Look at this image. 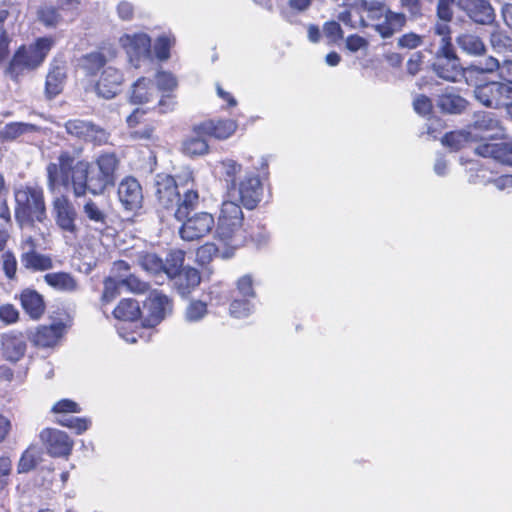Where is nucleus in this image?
<instances>
[{
  "instance_id": "obj_54",
  "label": "nucleus",
  "mask_w": 512,
  "mask_h": 512,
  "mask_svg": "<svg viewBox=\"0 0 512 512\" xmlns=\"http://www.w3.org/2000/svg\"><path fill=\"white\" fill-rule=\"evenodd\" d=\"M323 32L329 43L332 44L340 42L344 37L340 24L333 20L324 23Z\"/></svg>"
},
{
  "instance_id": "obj_18",
  "label": "nucleus",
  "mask_w": 512,
  "mask_h": 512,
  "mask_svg": "<svg viewBox=\"0 0 512 512\" xmlns=\"http://www.w3.org/2000/svg\"><path fill=\"white\" fill-rule=\"evenodd\" d=\"M117 194L125 210L136 211L142 207L143 190L135 177L125 176L118 184Z\"/></svg>"
},
{
  "instance_id": "obj_64",
  "label": "nucleus",
  "mask_w": 512,
  "mask_h": 512,
  "mask_svg": "<svg viewBox=\"0 0 512 512\" xmlns=\"http://www.w3.org/2000/svg\"><path fill=\"white\" fill-rule=\"evenodd\" d=\"M424 62V54L421 51H416L409 57L406 69L408 74L415 76L421 71Z\"/></svg>"
},
{
  "instance_id": "obj_14",
  "label": "nucleus",
  "mask_w": 512,
  "mask_h": 512,
  "mask_svg": "<svg viewBox=\"0 0 512 512\" xmlns=\"http://www.w3.org/2000/svg\"><path fill=\"white\" fill-rule=\"evenodd\" d=\"M130 136L135 140H150L153 138L157 121L150 116V112L136 108L126 119Z\"/></svg>"
},
{
  "instance_id": "obj_2",
  "label": "nucleus",
  "mask_w": 512,
  "mask_h": 512,
  "mask_svg": "<svg viewBox=\"0 0 512 512\" xmlns=\"http://www.w3.org/2000/svg\"><path fill=\"white\" fill-rule=\"evenodd\" d=\"M258 232L254 233L244 226V213L241 206L234 201H223L217 221H215V238L223 245V258H230L234 252L249 244H259L266 239L263 225H258Z\"/></svg>"
},
{
  "instance_id": "obj_57",
  "label": "nucleus",
  "mask_w": 512,
  "mask_h": 512,
  "mask_svg": "<svg viewBox=\"0 0 512 512\" xmlns=\"http://www.w3.org/2000/svg\"><path fill=\"white\" fill-rule=\"evenodd\" d=\"M487 72L486 69L478 66H469L467 68H463V74L460 76V78H464L465 82L468 85L475 86L479 84L480 78Z\"/></svg>"
},
{
  "instance_id": "obj_49",
  "label": "nucleus",
  "mask_w": 512,
  "mask_h": 512,
  "mask_svg": "<svg viewBox=\"0 0 512 512\" xmlns=\"http://www.w3.org/2000/svg\"><path fill=\"white\" fill-rule=\"evenodd\" d=\"M120 281H116L111 277H107L104 280V289L101 296V302L103 305H107L115 300L120 295Z\"/></svg>"
},
{
  "instance_id": "obj_63",
  "label": "nucleus",
  "mask_w": 512,
  "mask_h": 512,
  "mask_svg": "<svg viewBox=\"0 0 512 512\" xmlns=\"http://www.w3.org/2000/svg\"><path fill=\"white\" fill-rule=\"evenodd\" d=\"M12 472V461L9 456H0V489L9 483V476Z\"/></svg>"
},
{
  "instance_id": "obj_55",
  "label": "nucleus",
  "mask_w": 512,
  "mask_h": 512,
  "mask_svg": "<svg viewBox=\"0 0 512 512\" xmlns=\"http://www.w3.org/2000/svg\"><path fill=\"white\" fill-rule=\"evenodd\" d=\"M20 319L19 310L11 303L0 305V320L6 325L15 324Z\"/></svg>"
},
{
  "instance_id": "obj_52",
  "label": "nucleus",
  "mask_w": 512,
  "mask_h": 512,
  "mask_svg": "<svg viewBox=\"0 0 512 512\" xmlns=\"http://www.w3.org/2000/svg\"><path fill=\"white\" fill-rule=\"evenodd\" d=\"M208 297L210 304L224 305L228 300V289L220 283L213 284L209 287Z\"/></svg>"
},
{
  "instance_id": "obj_23",
  "label": "nucleus",
  "mask_w": 512,
  "mask_h": 512,
  "mask_svg": "<svg viewBox=\"0 0 512 512\" xmlns=\"http://www.w3.org/2000/svg\"><path fill=\"white\" fill-rule=\"evenodd\" d=\"M173 287L182 297H188L201 283V274L198 269L184 267L175 275L169 277Z\"/></svg>"
},
{
  "instance_id": "obj_4",
  "label": "nucleus",
  "mask_w": 512,
  "mask_h": 512,
  "mask_svg": "<svg viewBox=\"0 0 512 512\" xmlns=\"http://www.w3.org/2000/svg\"><path fill=\"white\" fill-rule=\"evenodd\" d=\"M153 195L157 211L164 215L173 214L178 220H184L199 204V192L195 188L186 189L181 195L175 178L159 173L154 178Z\"/></svg>"
},
{
  "instance_id": "obj_36",
  "label": "nucleus",
  "mask_w": 512,
  "mask_h": 512,
  "mask_svg": "<svg viewBox=\"0 0 512 512\" xmlns=\"http://www.w3.org/2000/svg\"><path fill=\"white\" fill-rule=\"evenodd\" d=\"M208 314V304L199 299H192L185 309V319L188 322H198Z\"/></svg>"
},
{
  "instance_id": "obj_25",
  "label": "nucleus",
  "mask_w": 512,
  "mask_h": 512,
  "mask_svg": "<svg viewBox=\"0 0 512 512\" xmlns=\"http://www.w3.org/2000/svg\"><path fill=\"white\" fill-rule=\"evenodd\" d=\"M84 218L93 224L94 231L103 234L109 227V215L107 211L96 201L89 198L82 207Z\"/></svg>"
},
{
  "instance_id": "obj_27",
  "label": "nucleus",
  "mask_w": 512,
  "mask_h": 512,
  "mask_svg": "<svg viewBox=\"0 0 512 512\" xmlns=\"http://www.w3.org/2000/svg\"><path fill=\"white\" fill-rule=\"evenodd\" d=\"M112 313L116 319L127 322H136L143 317L139 302L133 298L121 299Z\"/></svg>"
},
{
  "instance_id": "obj_13",
  "label": "nucleus",
  "mask_w": 512,
  "mask_h": 512,
  "mask_svg": "<svg viewBox=\"0 0 512 512\" xmlns=\"http://www.w3.org/2000/svg\"><path fill=\"white\" fill-rule=\"evenodd\" d=\"M237 121L230 118H210L193 126L192 131L205 135L207 139L226 140L237 130Z\"/></svg>"
},
{
  "instance_id": "obj_16",
  "label": "nucleus",
  "mask_w": 512,
  "mask_h": 512,
  "mask_svg": "<svg viewBox=\"0 0 512 512\" xmlns=\"http://www.w3.org/2000/svg\"><path fill=\"white\" fill-rule=\"evenodd\" d=\"M25 315L32 321H39L47 310L44 296L35 288L26 287L15 295Z\"/></svg>"
},
{
  "instance_id": "obj_17",
  "label": "nucleus",
  "mask_w": 512,
  "mask_h": 512,
  "mask_svg": "<svg viewBox=\"0 0 512 512\" xmlns=\"http://www.w3.org/2000/svg\"><path fill=\"white\" fill-rule=\"evenodd\" d=\"M66 325L59 321L49 325H39L29 335L31 344L40 349L55 347L64 336Z\"/></svg>"
},
{
  "instance_id": "obj_45",
  "label": "nucleus",
  "mask_w": 512,
  "mask_h": 512,
  "mask_svg": "<svg viewBox=\"0 0 512 512\" xmlns=\"http://www.w3.org/2000/svg\"><path fill=\"white\" fill-rule=\"evenodd\" d=\"M56 423L60 426L74 430L77 434L85 432L91 424L90 420L86 418L65 416L57 418Z\"/></svg>"
},
{
  "instance_id": "obj_44",
  "label": "nucleus",
  "mask_w": 512,
  "mask_h": 512,
  "mask_svg": "<svg viewBox=\"0 0 512 512\" xmlns=\"http://www.w3.org/2000/svg\"><path fill=\"white\" fill-rule=\"evenodd\" d=\"M59 11L58 7H42L38 10V19L46 27H56L61 20Z\"/></svg>"
},
{
  "instance_id": "obj_50",
  "label": "nucleus",
  "mask_w": 512,
  "mask_h": 512,
  "mask_svg": "<svg viewBox=\"0 0 512 512\" xmlns=\"http://www.w3.org/2000/svg\"><path fill=\"white\" fill-rule=\"evenodd\" d=\"M2 270L8 280L17 278V259L10 250L5 251L1 256Z\"/></svg>"
},
{
  "instance_id": "obj_59",
  "label": "nucleus",
  "mask_w": 512,
  "mask_h": 512,
  "mask_svg": "<svg viewBox=\"0 0 512 512\" xmlns=\"http://www.w3.org/2000/svg\"><path fill=\"white\" fill-rule=\"evenodd\" d=\"M172 46V42L169 37L167 36H159L156 39L154 51L156 57L161 60L165 61L170 57V49Z\"/></svg>"
},
{
  "instance_id": "obj_42",
  "label": "nucleus",
  "mask_w": 512,
  "mask_h": 512,
  "mask_svg": "<svg viewBox=\"0 0 512 512\" xmlns=\"http://www.w3.org/2000/svg\"><path fill=\"white\" fill-rule=\"evenodd\" d=\"M490 42L493 49L498 53L512 52V38L503 31L495 30L491 33Z\"/></svg>"
},
{
  "instance_id": "obj_40",
  "label": "nucleus",
  "mask_w": 512,
  "mask_h": 512,
  "mask_svg": "<svg viewBox=\"0 0 512 512\" xmlns=\"http://www.w3.org/2000/svg\"><path fill=\"white\" fill-rule=\"evenodd\" d=\"M109 138L110 133L105 128L91 122L84 142L94 146H103L108 144Z\"/></svg>"
},
{
  "instance_id": "obj_29",
  "label": "nucleus",
  "mask_w": 512,
  "mask_h": 512,
  "mask_svg": "<svg viewBox=\"0 0 512 512\" xmlns=\"http://www.w3.org/2000/svg\"><path fill=\"white\" fill-rule=\"evenodd\" d=\"M436 75L446 81L457 82L463 74L460 59H437L433 64Z\"/></svg>"
},
{
  "instance_id": "obj_1",
  "label": "nucleus",
  "mask_w": 512,
  "mask_h": 512,
  "mask_svg": "<svg viewBox=\"0 0 512 512\" xmlns=\"http://www.w3.org/2000/svg\"><path fill=\"white\" fill-rule=\"evenodd\" d=\"M120 165L121 159L114 151H102L92 162L76 160L72 152L61 151L58 163L46 167L47 184L51 190L58 184L70 188L76 198L87 193L100 195L115 185Z\"/></svg>"
},
{
  "instance_id": "obj_26",
  "label": "nucleus",
  "mask_w": 512,
  "mask_h": 512,
  "mask_svg": "<svg viewBox=\"0 0 512 512\" xmlns=\"http://www.w3.org/2000/svg\"><path fill=\"white\" fill-rule=\"evenodd\" d=\"M45 283L54 290L73 293L78 290V282L75 277L65 271L51 272L44 275Z\"/></svg>"
},
{
  "instance_id": "obj_61",
  "label": "nucleus",
  "mask_w": 512,
  "mask_h": 512,
  "mask_svg": "<svg viewBox=\"0 0 512 512\" xmlns=\"http://www.w3.org/2000/svg\"><path fill=\"white\" fill-rule=\"evenodd\" d=\"M157 87L161 91H172L177 87V80L170 72L159 71L156 74Z\"/></svg>"
},
{
  "instance_id": "obj_21",
  "label": "nucleus",
  "mask_w": 512,
  "mask_h": 512,
  "mask_svg": "<svg viewBox=\"0 0 512 512\" xmlns=\"http://www.w3.org/2000/svg\"><path fill=\"white\" fill-rule=\"evenodd\" d=\"M1 350L3 357L12 363L21 360L26 353L27 344L21 332L5 333L1 337Z\"/></svg>"
},
{
  "instance_id": "obj_32",
  "label": "nucleus",
  "mask_w": 512,
  "mask_h": 512,
  "mask_svg": "<svg viewBox=\"0 0 512 512\" xmlns=\"http://www.w3.org/2000/svg\"><path fill=\"white\" fill-rule=\"evenodd\" d=\"M438 106L443 112L460 114L467 108L468 101L459 95L445 93L439 97Z\"/></svg>"
},
{
  "instance_id": "obj_60",
  "label": "nucleus",
  "mask_w": 512,
  "mask_h": 512,
  "mask_svg": "<svg viewBox=\"0 0 512 512\" xmlns=\"http://www.w3.org/2000/svg\"><path fill=\"white\" fill-rule=\"evenodd\" d=\"M51 411L55 414L79 413L81 408L77 402L65 398L57 401Z\"/></svg>"
},
{
  "instance_id": "obj_6",
  "label": "nucleus",
  "mask_w": 512,
  "mask_h": 512,
  "mask_svg": "<svg viewBox=\"0 0 512 512\" xmlns=\"http://www.w3.org/2000/svg\"><path fill=\"white\" fill-rule=\"evenodd\" d=\"M14 216L20 227H33L47 219L44 191L38 186H22L15 191Z\"/></svg>"
},
{
  "instance_id": "obj_37",
  "label": "nucleus",
  "mask_w": 512,
  "mask_h": 512,
  "mask_svg": "<svg viewBox=\"0 0 512 512\" xmlns=\"http://www.w3.org/2000/svg\"><path fill=\"white\" fill-rule=\"evenodd\" d=\"M252 299L242 298V297H233L232 301L229 305V314L230 316L242 319L248 317L253 310V304L251 303Z\"/></svg>"
},
{
  "instance_id": "obj_41",
  "label": "nucleus",
  "mask_w": 512,
  "mask_h": 512,
  "mask_svg": "<svg viewBox=\"0 0 512 512\" xmlns=\"http://www.w3.org/2000/svg\"><path fill=\"white\" fill-rule=\"evenodd\" d=\"M9 16L7 10H0V65L8 58L10 53L11 38L4 27V23Z\"/></svg>"
},
{
  "instance_id": "obj_48",
  "label": "nucleus",
  "mask_w": 512,
  "mask_h": 512,
  "mask_svg": "<svg viewBox=\"0 0 512 512\" xmlns=\"http://www.w3.org/2000/svg\"><path fill=\"white\" fill-rule=\"evenodd\" d=\"M474 127L480 131H497L501 129V124L492 113L484 112L477 116Z\"/></svg>"
},
{
  "instance_id": "obj_30",
  "label": "nucleus",
  "mask_w": 512,
  "mask_h": 512,
  "mask_svg": "<svg viewBox=\"0 0 512 512\" xmlns=\"http://www.w3.org/2000/svg\"><path fill=\"white\" fill-rule=\"evenodd\" d=\"M154 83L151 79L141 77L132 86L130 101L134 104H144L152 100Z\"/></svg>"
},
{
  "instance_id": "obj_22",
  "label": "nucleus",
  "mask_w": 512,
  "mask_h": 512,
  "mask_svg": "<svg viewBox=\"0 0 512 512\" xmlns=\"http://www.w3.org/2000/svg\"><path fill=\"white\" fill-rule=\"evenodd\" d=\"M475 152L485 158H492L504 165L512 166V138L499 143H481Z\"/></svg>"
},
{
  "instance_id": "obj_51",
  "label": "nucleus",
  "mask_w": 512,
  "mask_h": 512,
  "mask_svg": "<svg viewBox=\"0 0 512 512\" xmlns=\"http://www.w3.org/2000/svg\"><path fill=\"white\" fill-rule=\"evenodd\" d=\"M8 193L9 189L5 177L3 173L0 172V219L4 222L11 220V212L7 201Z\"/></svg>"
},
{
  "instance_id": "obj_39",
  "label": "nucleus",
  "mask_w": 512,
  "mask_h": 512,
  "mask_svg": "<svg viewBox=\"0 0 512 512\" xmlns=\"http://www.w3.org/2000/svg\"><path fill=\"white\" fill-rule=\"evenodd\" d=\"M184 263V252L181 250H172L168 253L166 260L164 262V273L167 277H171L175 275L178 271H180L183 267Z\"/></svg>"
},
{
  "instance_id": "obj_62",
  "label": "nucleus",
  "mask_w": 512,
  "mask_h": 512,
  "mask_svg": "<svg viewBox=\"0 0 512 512\" xmlns=\"http://www.w3.org/2000/svg\"><path fill=\"white\" fill-rule=\"evenodd\" d=\"M414 110L420 115H428L433 110L432 100L423 94L417 95L413 101Z\"/></svg>"
},
{
  "instance_id": "obj_3",
  "label": "nucleus",
  "mask_w": 512,
  "mask_h": 512,
  "mask_svg": "<svg viewBox=\"0 0 512 512\" xmlns=\"http://www.w3.org/2000/svg\"><path fill=\"white\" fill-rule=\"evenodd\" d=\"M251 165L237 163L234 160H226L222 163L224 172L223 178L227 189L238 190L240 203L248 210L258 206L263 196L262 176L268 175V163L263 158L254 162L253 158L248 160Z\"/></svg>"
},
{
  "instance_id": "obj_24",
  "label": "nucleus",
  "mask_w": 512,
  "mask_h": 512,
  "mask_svg": "<svg viewBox=\"0 0 512 512\" xmlns=\"http://www.w3.org/2000/svg\"><path fill=\"white\" fill-rule=\"evenodd\" d=\"M463 10L475 23L490 25L495 20V12L488 0H465Z\"/></svg>"
},
{
  "instance_id": "obj_31",
  "label": "nucleus",
  "mask_w": 512,
  "mask_h": 512,
  "mask_svg": "<svg viewBox=\"0 0 512 512\" xmlns=\"http://www.w3.org/2000/svg\"><path fill=\"white\" fill-rule=\"evenodd\" d=\"M193 136L186 138L182 143V152L190 157L208 153L209 145L205 135L193 132Z\"/></svg>"
},
{
  "instance_id": "obj_10",
  "label": "nucleus",
  "mask_w": 512,
  "mask_h": 512,
  "mask_svg": "<svg viewBox=\"0 0 512 512\" xmlns=\"http://www.w3.org/2000/svg\"><path fill=\"white\" fill-rule=\"evenodd\" d=\"M477 100L486 107H506L512 98V88L505 83L491 81L477 85L474 90Z\"/></svg>"
},
{
  "instance_id": "obj_47",
  "label": "nucleus",
  "mask_w": 512,
  "mask_h": 512,
  "mask_svg": "<svg viewBox=\"0 0 512 512\" xmlns=\"http://www.w3.org/2000/svg\"><path fill=\"white\" fill-rule=\"evenodd\" d=\"M122 286L132 293L144 294L150 289V284L134 274H129L120 280Z\"/></svg>"
},
{
  "instance_id": "obj_46",
  "label": "nucleus",
  "mask_w": 512,
  "mask_h": 512,
  "mask_svg": "<svg viewBox=\"0 0 512 512\" xmlns=\"http://www.w3.org/2000/svg\"><path fill=\"white\" fill-rule=\"evenodd\" d=\"M90 123L82 119H70L65 123V129L71 136L85 141Z\"/></svg>"
},
{
  "instance_id": "obj_11",
  "label": "nucleus",
  "mask_w": 512,
  "mask_h": 512,
  "mask_svg": "<svg viewBox=\"0 0 512 512\" xmlns=\"http://www.w3.org/2000/svg\"><path fill=\"white\" fill-rule=\"evenodd\" d=\"M179 229L180 237L185 241H195L209 235L215 228V218L208 212H197L182 220Z\"/></svg>"
},
{
  "instance_id": "obj_38",
  "label": "nucleus",
  "mask_w": 512,
  "mask_h": 512,
  "mask_svg": "<svg viewBox=\"0 0 512 512\" xmlns=\"http://www.w3.org/2000/svg\"><path fill=\"white\" fill-rule=\"evenodd\" d=\"M39 461L37 451L35 447H28L21 455L18 465L17 472L19 474L28 473L36 468Z\"/></svg>"
},
{
  "instance_id": "obj_8",
  "label": "nucleus",
  "mask_w": 512,
  "mask_h": 512,
  "mask_svg": "<svg viewBox=\"0 0 512 512\" xmlns=\"http://www.w3.org/2000/svg\"><path fill=\"white\" fill-rule=\"evenodd\" d=\"M52 209L55 223L63 235L66 238L77 240L79 236L78 213L68 196L55 197L52 201Z\"/></svg>"
},
{
  "instance_id": "obj_35",
  "label": "nucleus",
  "mask_w": 512,
  "mask_h": 512,
  "mask_svg": "<svg viewBox=\"0 0 512 512\" xmlns=\"http://www.w3.org/2000/svg\"><path fill=\"white\" fill-rule=\"evenodd\" d=\"M106 57L101 52H91L82 57V66L88 75H96L106 65Z\"/></svg>"
},
{
  "instance_id": "obj_34",
  "label": "nucleus",
  "mask_w": 512,
  "mask_h": 512,
  "mask_svg": "<svg viewBox=\"0 0 512 512\" xmlns=\"http://www.w3.org/2000/svg\"><path fill=\"white\" fill-rule=\"evenodd\" d=\"M138 263L148 273L159 275L164 273V261L155 253L141 252L138 256Z\"/></svg>"
},
{
  "instance_id": "obj_7",
  "label": "nucleus",
  "mask_w": 512,
  "mask_h": 512,
  "mask_svg": "<svg viewBox=\"0 0 512 512\" xmlns=\"http://www.w3.org/2000/svg\"><path fill=\"white\" fill-rule=\"evenodd\" d=\"M360 26L372 27L382 37L389 38L406 24L403 13L391 11L383 2H362Z\"/></svg>"
},
{
  "instance_id": "obj_56",
  "label": "nucleus",
  "mask_w": 512,
  "mask_h": 512,
  "mask_svg": "<svg viewBox=\"0 0 512 512\" xmlns=\"http://www.w3.org/2000/svg\"><path fill=\"white\" fill-rule=\"evenodd\" d=\"M423 44V37L414 32L401 35L397 40V46L405 49H416Z\"/></svg>"
},
{
  "instance_id": "obj_33",
  "label": "nucleus",
  "mask_w": 512,
  "mask_h": 512,
  "mask_svg": "<svg viewBox=\"0 0 512 512\" xmlns=\"http://www.w3.org/2000/svg\"><path fill=\"white\" fill-rule=\"evenodd\" d=\"M459 47L468 54L480 56L485 54L486 47L482 39L474 34L465 33L457 38Z\"/></svg>"
},
{
  "instance_id": "obj_20",
  "label": "nucleus",
  "mask_w": 512,
  "mask_h": 512,
  "mask_svg": "<svg viewBox=\"0 0 512 512\" xmlns=\"http://www.w3.org/2000/svg\"><path fill=\"white\" fill-rule=\"evenodd\" d=\"M123 82L122 72L117 68L108 66L103 69L95 89L99 96L112 99L121 92Z\"/></svg>"
},
{
  "instance_id": "obj_53",
  "label": "nucleus",
  "mask_w": 512,
  "mask_h": 512,
  "mask_svg": "<svg viewBox=\"0 0 512 512\" xmlns=\"http://www.w3.org/2000/svg\"><path fill=\"white\" fill-rule=\"evenodd\" d=\"M238 297L253 299L256 292L253 286V279L250 275H244L236 281Z\"/></svg>"
},
{
  "instance_id": "obj_19",
  "label": "nucleus",
  "mask_w": 512,
  "mask_h": 512,
  "mask_svg": "<svg viewBox=\"0 0 512 512\" xmlns=\"http://www.w3.org/2000/svg\"><path fill=\"white\" fill-rule=\"evenodd\" d=\"M122 45L135 67L142 60L151 57V38L145 33L125 35L121 38Z\"/></svg>"
},
{
  "instance_id": "obj_5",
  "label": "nucleus",
  "mask_w": 512,
  "mask_h": 512,
  "mask_svg": "<svg viewBox=\"0 0 512 512\" xmlns=\"http://www.w3.org/2000/svg\"><path fill=\"white\" fill-rule=\"evenodd\" d=\"M54 43L52 37H39L29 46L20 45L6 66L5 75L17 82L26 70H34L42 65Z\"/></svg>"
},
{
  "instance_id": "obj_12",
  "label": "nucleus",
  "mask_w": 512,
  "mask_h": 512,
  "mask_svg": "<svg viewBox=\"0 0 512 512\" xmlns=\"http://www.w3.org/2000/svg\"><path fill=\"white\" fill-rule=\"evenodd\" d=\"M34 237L28 236L21 242L20 261L22 266L32 272H43L53 268L54 263L50 255L39 253Z\"/></svg>"
},
{
  "instance_id": "obj_15",
  "label": "nucleus",
  "mask_w": 512,
  "mask_h": 512,
  "mask_svg": "<svg viewBox=\"0 0 512 512\" xmlns=\"http://www.w3.org/2000/svg\"><path fill=\"white\" fill-rule=\"evenodd\" d=\"M40 438L52 457H68L72 452L74 442L61 430L45 428L41 431Z\"/></svg>"
},
{
  "instance_id": "obj_58",
  "label": "nucleus",
  "mask_w": 512,
  "mask_h": 512,
  "mask_svg": "<svg viewBox=\"0 0 512 512\" xmlns=\"http://www.w3.org/2000/svg\"><path fill=\"white\" fill-rule=\"evenodd\" d=\"M455 0H438L436 15L440 21L451 22L454 16L453 6Z\"/></svg>"
},
{
  "instance_id": "obj_28",
  "label": "nucleus",
  "mask_w": 512,
  "mask_h": 512,
  "mask_svg": "<svg viewBox=\"0 0 512 512\" xmlns=\"http://www.w3.org/2000/svg\"><path fill=\"white\" fill-rule=\"evenodd\" d=\"M66 70L64 65H52L45 81V93L49 99L59 95L64 88Z\"/></svg>"
},
{
  "instance_id": "obj_43",
  "label": "nucleus",
  "mask_w": 512,
  "mask_h": 512,
  "mask_svg": "<svg viewBox=\"0 0 512 512\" xmlns=\"http://www.w3.org/2000/svg\"><path fill=\"white\" fill-rule=\"evenodd\" d=\"M219 254L220 249L214 242H206L197 248L196 260L201 265H207Z\"/></svg>"
},
{
  "instance_id": "obj_9",
  "label": "nucleus",
  "mask_w": 512,
  "mask_h": 512,
  "mask_svg": "<svg viewBox=\"0 0 512 512\" xmlns=\"http://www.w3.org/2000/svg\"><path fill=\"white\" fill-rule=\"evenodd\" d=\"M146 314L142 317L144 327H155L173 310V300L159 290H152L144 302Z\"/></svg>"
}]
</instances>
